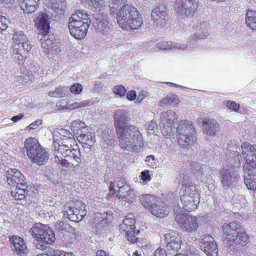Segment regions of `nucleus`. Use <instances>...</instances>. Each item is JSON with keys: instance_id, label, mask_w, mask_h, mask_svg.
<instances>
[{"instance_id": "51", "label": "nucleus", "mask_w": 256, "mask_h": 256, "mask_svg": "<svg viewBox=\"0 0 256 256\" xmlns=\"http://www.w3.org/2000/svg\"><path fill=\"white\" fill-rule=\"evenodd\" d=\"M148 96V92L146 90H142L138 94L137 100L140 102L143 100Z\"/></svg>"}, {"instance_id": "63", "label": "nucleus", "mask_w": 256, "mask_h": 256, "mask_svg": "<svg viewBox=\"0 0 256 256\" xmlns=\"http://www.w3.org/2000/svg\"><path fill=\"white\" fill-rule=\"evenodd\" d=\"M37 256H50L49 254H38Z\"/></svg>"}, {"instance_id": "57", "label": "nucleus", "mask_w": 256, "mask_h": 256, "mask_svg": "<svg viewBox=\"0 0 256 256\" xmlns=\"http://www.w3.org/2000/svg\"><path fill=\"white\" fill-rule=\"evenodd\" d=\"M96 256H110L105 251L99 250L96 252Z\"/></svg>"}, {"instance_id": "62", "label": "nucleus", "mask_w": 256, "mask_h": 256, "mask_svg": "<svg viewBox=\"0 0 256 256\" xmlns=\"http://www.w3.org/2000/svg\"><path fill=\"white\" fill-rule=\"evenodd\" d=\"M73 105L74 106V108H80V102H74Z\"/></svg>"}, {"instance_id": "38", "label": "nucleus", "mask_w": 256, "mask_h": 256, "mask_svg": "<svg viewBox=\"0 0 256 256\" xmlns=\"http://www.w3.org/2000/svg\"><path fill=\"white\" fill-rule=\"evenodd\" d=\"M124 0H108V8L111 14H116L120 6Z\"/></svg>"}, {"instance_id": "49", "label": "nucleus", "mask_w": 256, "mask_h": 256, "mask_svg": "<svg viewBox=\"0 0 256 256\" xmlns=\"http://www.w3.org/2000/svg\"><path fill=\"white\" fill-rule=\"evenodd\" d=\"M53 44V42L52 41L49 39H46L44 41L42 42V46L43 48L46 49L48 50L49 52V50L52 47Z\"/></svg>"}, {"instance_id": "44", "label": "nucleus", "mask_w": 256, "mask_h": 256, "mask_svg": "<svg viewBox=\"0 0 256 256\" xmlns=\"http://www.w3.org/2000/svg\"><path fill=\"white\" fill-rule=\"evenodd\" d=\"M156 48L162 50H166L172 48V44L170 42L162 41L156 44Z\"/></svg>"}, {"instance_id": "21", "label": "nucleus", "mask_w": 256, "mask_h": 256, "mask_svg": "<svg viewBox=\"0 0 256 256\" xmlns=\"http://www.w3.org/2000/svg\"><path fill=\"white\" fill-rule=\"evenodd\" d=\"M164 237L168 243L167 246L172 250L178 251L182 244L180 236L178 234L172 232L165 234Z\"/></svg>"}, {"instance_id": "22", "label": "nucleus", "mask_w": 256, "mask_h": 256, "mask_svg": "<svg viewBox=\"0 0 256 256\" xmlns=\"http://www.w3.org/2000/svg\"><path fill=\"white\" fill-rule=\"evenodd\" d=\"M242 154L246 160L245 164L248 162L252 164L256 161V144L250 145L247 142H243L242 144Z\"/></svg>"}, {"instance_id": "6", "label": "nucleus", "mask_w": 256, "mask_h": 256, "mask_svg": "<svg viewBox=\"0 0 256 256\" xmlns=\"http://www.w3.org/2000/svg\"><path fill=\"white\" fill-rule=\"evenodd\" d=\"M28 158L34 163L39 165L44 164L48 160L49 154L36 138H29L24 142Z\"/></svg>"}, {"instance_id": "33", "label": "nucleus", "mask_w": 256, "mask_h": 256, "mask_svg": "<svg viewBox=\"0 0 256 256\" xmlns=\"http://www.w3.org/2000/svg\"><path fill=\"white\" fill-rule=\"evenodd\" d=\"M246 24L250 29L256 30V11L247 10L246 16Z\"/></svg>"}, {"instance_id": "59", "label": "nucleus", "mask_w": 256, "mask_h": 256, "mask_svg": "<svg viewBox=\"0 0 256 256\" xmlns=\"http://www.w3.org/2000/svg\"><path fill=\"white\" fill-rule=\"evenodd\" d=\"M89 104L88 100H84L80 102V108L87 106Z\"/></svg>"}, {"instance_id": "30", "label": "nucleus", "mask_w": 256, "mask_h": 256, "mask_svg": "<svg viewBox=\"0 0 256 256\" xmlns=\"http://www.w3.org/2000/svg\"><path fill=\"white\" fill-rule=\"evenodd\" d=\"M159 200L158 197L149 194H142L140 198L142 205L150 212H151V209L154 208L155 204H157Z\"/></svg>"}, {"instance_id": "56", "label": "nucleus", "mask_w": 256, "mask_h": 256, "mask_svg": "<svg viewBox=\"0 0 256 256\" xmlns=\"http://www.w3.org/2000/svg\"><path fill=\"white\" fill-rule=\"evenodd\" d=\"M24 116V114H20L18 115L14 116L11 118L12 120L14 122H16L18 120H20Z\"/></svg>"}, {"instance_id": "39", "label": "nucleus", "mask_w": 256, "mask_h": 256, "mask_svg": "<svg viewBox=\"0 0 256 256\" xmlns=\"http://www.w3.org/2000/svg\"><path fill=\"white\" fill-rule=\"evenodd\" d=\"M228 148L229 150H233L234 154L236 156V157H234V158H236V160L238 162H236V166L239 167V166L240 164V155L237 151L238 146L236 144H235L234 142H231L230 144H228Z\"/></svg>"}, {"instance_id": "54", "label": "nucleus", "mask_w": 256, "mask_h": 256, "mask_svg": "<svg viewBox=\"0 0 256 256\" xmlns=\"http://www.w3.org/2000/svg\"><path fill=\"white\" fill-rule=\"evenodd\" d=\"M154 256H167L165 250L158 248L154 252Z\"/></svg>"}, {"instance_id": "17", "label": "nucleus", "mask_w": 256, "mask_h": 256, "mask_svg": "<svg viewBox=\"0 0 256 256\" xmlns=\"http://www.w3.org/2000/svg\"><path fill=\"white\" fill-rule=\"evenodd\" d=\"M200 248L208 256H218V246L210 235H206L202 238Z\"/></svg>"}, {"instance_id": "42", "label": "nucleus", "mask_w": 256, "mask_h": 256, "mask_svg": "<svg viewBox=\"0 0 256 256\" xmlns=\"http://www.w3.org/2000/svg\"><path fill=\"white\" fill-rule=\"evenodd\" d=\"M48 96L53 98H63L64 94L62 92V88L60 86H58L54 90L50 92Z\"/></svg>"}, {"instance_id": "11", "label": "nucleus", "mask_w": 256, "mask_h": 256, "mask_svg": "<svg viewBox=\"0 0 256 256\" xmlns=\"http://www.w3.org/2000/svg\"><path fill=\"white\" fill-rule=\"evenodd\" d=\"M198 0H176L174 8L179 14L192 16L198 8Z\"/></svg>"}, {"instance_id": "19", "label": "nucleus", "mask_w": 256, "mask_h": 256, "mask_svg": "<svg viewBox=\"0 0 256 256\" xmlns=\"http://www.w3.org/2000/svg\"><path fill=\"white\" fill-rule=\"evenodd\" d=\"M161 122L160 124V127L162 128V132L164 135H166L165 129L166 132L170 129L172 130V128L174 126V124L177 122V116L174 112H164L162 114L161 116Z\"/></svg>"}, {"instance_id": "40", "label": "nucleus", "mask_w": 256, "mask_h": 256, "mask_svg": "<svg viewBox=\"0 0 256 256\" xmlns=\"http://www.w3.org/2000/svg\"><path fill=\"white\" fill-rule=\"evenodd\" d=\"M72 130L74 132L86 127V124L82 120H78L72 121L70 124Z\"/></svg>"}, {"instance_id": "9", "label": "nucleus", "mask_w": 256, "mask_h": 256, "mask_svg": "<svg viewBox=\"0 0 256 256\" xmlns=\"http://www.w3.org/2000/svg\"><path fill=\"white\" fill-rule=\"evenodd\" d=\"M30 232L32 236L42 245L52 244L56 239L54 230L42 224H35L30 228Z\"/></svg>"}, {"instance_id": "60", "label": "nucleus", "mask_w": 256, "mask_h": 256, "mask_svg": "<svg viewBox=\"0 0 256 256\" xmlns=\"http://www.w3.org/2000/svg\"><path fill=\"white\" fill-rule=\"evenodd\" d=\"M154 158L155 157L154 155H150L147 156L146 161H149L150 160V159H152V160H154Z\"/></svg>"}, {"instance_id": "35", "label": "nucleus", "mask_w": 256, "mask_h": 256, "mask_svg": "<svg viewBox=\"0 0 256 256\" xmlns=\"http://www.w3.org/2000/svg\"><path fill=\"white\" fill-rule=\"evenodd\" d=\"M78 137L82 144L88 146H92L96 141L95 136L92 132L80 134Z\"/></svg>"}, {"instance_id": "34", "label": "nucleus", "mask_w": 256, "mask_h": 256, "mask_svg": "<svg viewBox=\"0 0 256 256\" xmlns=\"http://www.w3.org/2000/svg\"><path fill=\"white\" fill-rule=\"evenodd\" d=\"M29 40L26 36L22 31L15 32L12 38V46L18 48L19 44H24V42Z\"/></svg>"}, {"instance_id": "31", "label": "nucleus", "mask_w": 256, "mask_h": 256, "mask_svg": "<svg viewBox=\"0 0 256 256\" xmlns=\"http://www.w3.org/2000/svg\"><path fill=\"white\" fill-rule=\"evenodd\" d=\"M39 0H20V6L26 13L34 12L38 8Z\"/></svg>"}, {"instance_id": "37", "label": "nucleus", "mask_w": 256, "mask_h": 256, "mask_svg": "<svg viewBox=\"0 0 256 256\" xmlns=\"http://www.w3.org/2000/svg\"><path fill=\"white\" fill-rule=\"evenodd\" d=\"M82 3L95 9L100 8L104 4V0H81Z\"/></svg>"}, {"instance_id": "53", "label": "nucleus", "mask_w": 256, "mask_h": 256, "mask_svg": "<svg viewBox=\"0 0 256 256\" xmlns=\"http://www.w3.org/2000/svg\"><path fill=\"white\" fill-rule=\"evenodd\" d=\"M136 98V94L134 90L128 91L126 94V98L130 101H132Z\"/></svg>"}, {"instance_id": "8", "label": "nucleus", "mask_w": 256, "mask_h": 256, "mask_svg": "<svg viewBox=\"0 0 256 256\" xmlns=\"http://www.w3.org/2000/svg\"><path fill=\"white\" fill-rule=\"evenodd\" d=\"M175 220L183 232L192 233L196 232L199 226L198 220L196 216L185 214L182 208L176 206L174 209Z\"/></svg>"}, {"instance_id": "41", "label": "nucleus", "mask_w": 256, "mask_h": 256, "mask_svg": "<svg viewBox=\"0 0 256 256\" xmlns=\"http://www.w3.org/2000/svg\"><path fill=\"white\" fill-rule=\"evenodd\" d=\"M112 92L116 95L122 97L125 96L126 90L124 86L122 85H118L112 88Z\"/></svg>"}, {"instance_id": "50", "label": "nucleus", "mask_w": 256, "mask_h": 256, "mask_svg": "<svg viewBox=\"0 0 256 256\" xmlns=\"http://www.w3.org/2000/svg\"><path fill=\"white\" fill-rule=\"evenodd\" d=\"M42 124V120H36L32 124H30L27 128L29 130H35L39 126Z\"/></svg>"}, {"instance_id": "64", "label": "nucleus", "mask_w": 256, "mask_h": 256, "mask_svg": "<svg viewBox=\"0 0 256 256\" xmlns=\"http://www.w3.org/2000/svg\"><path fill=\"white\" fill-rule=\"evenodd\" d=\"M174 256H185L184 254H176Z\"/></svg>"}, {"instance_id": "24", "label": "nucleus", "mask_w": 256, "mask_h": 256, "mask_svg": "<svg viewBox=\"0 0 256 256\" xmlns=\"http://www.w3.org/2000/svg\"><path fill=\"white\" fill-rule=\"evenodd\" d=\"M24 44H19L18 48H15L14 46H12L14 54L18 56L16 58L20 62L25 60L26 55L28 54L32 49L29 40L24 42Z\"/></svg>"}, {"instance_id": "1", "label": "nucleus", "mask_w": 256, "mask_h": 256, "mask_svg": "<svg viewBox=\"0 0 256 256\" xmlns=\"http://www.w3.org/2000/svg\"><path fill=\"white\" fill-rule=\"evenodd\" d=\"M130 120L125 110H118L114 114V126L119 139L120 147L124 149L134 148L142 139L138 129L134 126L128 125Z\"/></svg>"}, {"instance_id": "14", "label": "nucleus", "mask_w": 256, "mask_h": 256, "mask_svg": "<svg viewBox=\"0 0 256 256\" xmlns=\"http://www.w3.org/2000/svg\"><path fill=\"white\" fill-rule=\"evenodd\" d=\"M114 183L112 182L109 186L110 194H116L118 198L126 202H131L132 200L134 198V194L130 188L122 186L120 187L119 190L117 191L114 190Z\"/></svg>"}, {"instance_id": "7", "label": "nucleus", "mask_w": 256, "mask_h": 256, "mask_svg": "<svg viewBox=\"0 0 256 256\" xmlns=\"http://www.w3.org/2000/svg\"><path fill=\"white\" fill-rule=\"evenodd\" d=\"M178 142L182 148H188L196 142V130L191 122L181 121L176 128Z\"/></svg>"}, {"instance_id": "16", "label": "nucleus", "mask_w": 256, "mask_h": 256, "mask_svg": "<svg viewBox=\"0 0 256 256\" xmlns=\"http://www.w3.org/2000/svg\"><path fill=\"white\" fill-rule=\"evenodd\" d=\"M152 20L157 26H163L166 23L167 8L164 4H158L152 10Z\"/></svg>"}, {"instance_id": "20", "label": "nucleus", "mask_w": 256, "mask_h": 256, "mask_svg": "<svg viewBox=\"0 0 256 256\" xmlns=\"http://www.w3.org/2000/svg\"><path fill=\"white\" fill-rule=\"evenodd\" d=\"M7 182L10 188L16 186L26 182L24 176L21 172L16 168L8 170L6 172Z\"/></svg>"}, {"instance_id": "23", "label": "nucleus", "mask_w": 256, "mask_h": 256, "mask_svg": "<svg viewBox=\"0 0 256 256\" xmlns=\"http://www.w3.org/2000/svg\"><path fill=\"white\" fill-rule=\"evenodd\" d=\"M50 22L48 16L46 14H42L40 18L36 20V25L38 30L39 34L46 36H47L50 30Z\"/></svg>"}, {"instance_id": "32", "label": "nucleus", "mask_w": 256, "mask_h": 256, "mask_svg": "<svg viewBox=\"0 0 256 256\" xmlns=\"http://www.w3.org/2000/svg\"><path fill=\"white\" fill-rule=\"evenodd\" d=\"M180 100L178 96L174 94H170L162 98L160 102V106H177L179 104Z\"/></svg>"}, {"instance_id": "61", "label": "nucleus", "mask_w": 256, "mask_h": 256, "mask_svg": "<svg viewBox=\"0 0 256 256\" xmlns=\"http://www.w3.org/2000/svg\"><path fill=\"white\" fill-rule=\"evenodd\" d=\"M132 256H142V254L138 250H136L133 252Z\"/></svg>"}, {"instance_id": "25", "label": "nucleus", "mask_w": 256, "mask_h": 256, "mask_svg": "<svg viewBox=\"0 0 256 256\" xmlns=\"http://www.w3.org/2000/svg\"><path fill=\"white\" fill-rule=\"evenodd\" d=\"M9 240L12 244L14 248V251L18 254L22 255L26 253V244L23 238L17 236H10Z\"/></svg>"}, {"instance_id": "55", "label": "nucleus", "mask_w": 256, "mask_h": 256, "mask_svg": "<svg viewBox=\"0 0 256 256\" xmlns=\"http://www.w3.org/2000/svg\"><path fill=\"white\" fill-rule=\"evenodd\" d=\"M206 37V36L205 34H194L193 36H192L191 39L194 41L198 40L201 39H204Z\"/></svg>"}, {"instance_id": "47", "label": "nucleus", "mask_w": 256, "mask_h": 256, "mask_svg": "<svg viewBox=\"0 0 256 256\" xmlns=\"http://www.w3.org/2000/svg\"><path fill=\"white\" fill-rule=\"evenodd\" d=\"M8 20L6 17L0 16V32L6 30L8 27Z\"/></svg>"}, {"instance_id": "43", "label": "nucleus", "mask_w": 256, "mask_h": 256, "mask_svg": "<svg viewBox=\"0 0 256 256\" xmlns=\"http://www.w3.org/2000/svg\"><path fill=\"white\" fill-rule=\"evenodd\" d=\"M70 90L72 94H79L82 91V85L79 83H74L70 86Z\"/></svg>"}, {"instance_id": "52", "label": "nucleus", "mask_w": 256, "mask_h": 256, "mask_svg": "<svg viewBox=\"0 0 256 256\" xmlns=\"http://www.w3.org/2000/svg\"><path fill=\"white\" fill-rule=\"evenodd\" d=\"M54 254L56 256H75L72 252H66L62 250H58Z\"/></svg>"}, {"instance_id": "45", "label": "nucleus", "mask_w": 256, "mask_h": 256, "mask_svg": "<svg viewBox=\"0 0 256 256\" xmlns=\"http://www.w3.org/2000/svg\"><path fill=\"white\" fill-rule=\"evenodd\" d=\"M96 216L98 218L100 217V218H102V220H100L102 224H103L104 221L109 220L112 219V212H106L104 214L98 213L96 214Z\"/></svg>"}, {"instance_id": "26", "label": "nucleus", "mask_w": 256, "mask_h": 256, "mask_svg": "<svg viewBox=\"0 0 256 256\" xmlns=\"http://www.w3.org/2000/svg\"><path fill=\"white\" fill-rule=\"evenodd\" d=\"M28 188L26 182L16 186L14 188H11L12 196L16 200H22L24 199L28 192Z\"/></svg>"}, {"instance_id": "27", "label": "nucleus", "mask_w": 256, "mask_h": 256, "mask_svg": "<svg viewBox=\"0 0 256 256\" xmlns=\"http://www.w3.org/2000/svg\"><path fill=\"white\" fill-rule=\"evenodd\" d=\"M106 14H100L95 19L94 22V28L100 32H104L110 29Z\"/></svg>"}, {"instance_id": "12", "label": "nucleus", "mask_w": 256, "mask_h": 256, "mask_svg": "<svg viewBox=\"0 0 256 256\" xmlns=\"http://www.w3.org/2000/svg\"><path fill=\"white\" fill-rule=\"evenodd\" d=\"M190 186V184L188 186L186 184H182L180 192V200L183 204L182 208L188 212L195 210L199 204V198L198 196L195 198L189 194H186V189Z\"/></svg>"}, {"instance_id": "58", "label": "nucleus", "mask_w": 256, "mask_h": 256, "mask_svg": "<svg viewBox=\"0 0 256 256\" xmlns=\"http://www.w3.org/2000/svg\"><path fill=\"white\" fill-rule=\"evenodd\" d=\"M198 166L196 162H192L190 164V168L192 170L196 171L197 170H199L198 168Z\"/></svg>"}, {"instance_id": "4", "label": "nucleus", "mask_w": 256, "mask_h": 256, "mask_svg": "<svg viewBox=\"0 0 256 256\" xmlns=\"http://www.w3.org/2000/svg\"><path fill=\"white\" fill-rule=\"evenodd\" d=\"M68 24L71 36L80 40L86 36L91 24V20L86 12L78 10L70 16Z\"/></svg>"}, {"instance_id": "18", "label": "nucleus", "mask_w": 256, "mask_h": 256, "mask_svg": "<svg viewBox=\"0 0 256 256\" xmlns=\"http://www.w3.org/2000/svg\"><path fill=\"white\" fill-rule=\"evenodd\" d=\"M70 220L74 222L82 220L86 214L85 204L82 202H78L74 208H69L66 212Z\"/></svg>"}, {"instance_id": "28", "label": "nucleus", "mask_w": 256, "mask_h": 256, "mask_svg": "<svg viewBox=\"0 0 256 256\" xmlns=\"http://www.w3.org/2000/svg\"><path fill=\"white\" fill-rule=\"evenodd\" d=\"M169 210V208L159 200L157 204L151 209L150 213L158 218H163L168 214Z\"/></svg>"}, {"instance_id": "46", "label": "nucleus", "mask_w": 256, "mask_h": 256, "mask_svg": "<svg viewBox=\"0 0 256 256\" xmlns=\"http://www.w3.org/2000/svg\"><path fill=\"white\" fill-rule=\"evenodd\" d=\"M226 106L228 109L234 112H238L240 108V105L236 103V102L231 100H228L226 102Z\"/></svg>"}, {"instance_id": "13", "label": "nucleus", "mask_w": 256, "mask_h": 256, "mask_svg": "<svg viewBox=\"0 0 256 256\" xmlns=\"http://www.w3.org/2000/svg\"><path fill=\"white\" fill-rule=\"evenodd\" d=\"M234 169V168L227 166L220 170V174L223 187H230L238 182L239 176Z\"/></svg>"}, {"instance_id": "5", "label": "nucleus", "mask_w": 256, "mask_h": 256, "mask_svg": "<svg viewBox=\"0 0 256 256\" xmlns=\"http://www.w3.org/2000/svg\"><path fill=\"white\" fill-rule=\"evenodd\" d=\"M223 230L225 240L229 246L240 245L244 246L249 242V236L246 234L244 228L235 222L224 224Z\"/></svg>"}, {"instance_id": "48", "label": "nucleus", "mask_w": 256, "mask_h": 256, "mask_svg": "<svg viewBox=\"0 0 256 256\" xmlns=\"http://www.w3.org/2000/svg\"><path fill=\"white\" fill-rule=\"evenodd\" d=\"M140 177V180L144 182H149L151 180L150 171L148 170H145L142 172Z\"/></svg>"}, {"instance_id": "10", "label": "nucleus", "mask_w": 256, "mask_h": 256, "mask_svg": "<svg viewBox=\"0 0 256 256\" xmlns=\"http://www.w3.org/2000/svg\"><path fill=\"white\" fill-rule=\"evenodd\" d=\"M135 223L136 220L134 218L127 216L120 225V232L124 233L127 240L132 244L140 242L138 235L140 234V230H136ZM138 245L141 248H146L149 246L148 244L142 246L138 244Z\"/></svg>"}, {"instance_id": "29", "label": "nucleus", "mask_w": 256, "mask_h": 256, "mask_svg": "<svg viewBox=\"0 0 256 256\" xmlns=\"http://www.w3.org/2000/svg\"><path fill=\"white\" fill-rule=\"evenodd\" d=\"M202 126L207 135L214 136L219 126L216 120L208 119L202 122Z\"/></svg>"}, {"instance_id": "3", "label": "nucleus", "mask_w": 256, "mask_h": 256, "mask_svg": "<svg viewBox=\"0 0 256 256\" xmlns=\"http://www.w3.org/2000/svg\"><path fill=\"white\" fill-rule=\"evenodd\" d=\"M116 20L124 30L134 32L143 24V18L138 9L130 4L122 6L116 12Z\"/></svg>"}, {"instance_id": "36", "label": "nucleus", "mask_w": 256, "mask_h": 256, "mask_svg": "<svg viewBox=\"0 0 256 256\" xmlns=\"http://www.w3.org/2000/svg\"><path fill=\"white\" fill-rule=\"evenodd\" d=\"M65 242L67 244H72L76 242L80 238V236L75 232H66L64 235Z\"/></svg>"}, {"instance_id": "2", "label": "nucleus", "mask_w": 256, "mask_h": 256, "mask_svg": "<svg viewBox=\"0 0 256 256\" xmlns=\"http://www.w3.org/2000/svg\"><path fill=\"white\" fill-rule=\"evenodd\" d=\"M76 144V140L74 137L62 136L54 140L53 146L56 153L55 161L64 166L78 165L81 162L80 152L74 148L70 150Z\"/></svg>"}, {"instance_id": "15", "label": "nucleus", "mask_w": 256, "mask_h": 256, "mask_svg": "<svg viewBox=\"0 0 256 256\" xmlns=\"http://www.w3.org/2000/svg\"><path fill=\"white\" fill-rule=\"evenodd\" d=\"M256 168V161L252 164H245L244 166V182L248 190H256V182L254 180L252 176L255 174H254V170Z\"/></svg>"}]
</instances>
